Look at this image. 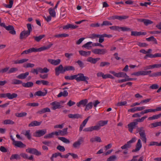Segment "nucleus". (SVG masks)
Masks as SVG:
<instances>
[{
  "label": "nucleus",
  "instance_id": "0e129e2a",
  "mask_svg": "<svg viewBox=\"0 0 161 161\" xmlns=\"http://www.w3.org/2000/svg\"><path fill=\"white\" fill-rule=\"evenodd\" d=\"M116 158V156L115 155H113L108 158L107 159V161H114Z\"/></svg>",
  "mask_w": 161,
  "mask_h": 161
},
{
  "label": "nucleus",
  "instance_id": "4468645a",
  "mask_svg": "<svg viewBox=\"0 0 161 161\" xmlns=\"http://www.w3.org/2000/svg\"><path fill=\"white\" fill-rule=\"evenodd\" d=\"M13 144L15 146L20 148H24L26 147V145L20 141H15Z\"/></svg>",
  "mask_w": 161,
  "mask_h": 161
},
{
  "label": "nucleus",
  "instance_id": "473e14b6",
  "mask_svg": "<svg viewBox=\"0 0 161 161\" xmlns=\"http://www.w3.org/2000/svg\"><path fill=\"white\" fill-rule=\"evenodd\" d=\"M158 126H161V121L157 122L150 124L149 126L151 128L156 127Z\"/></svg>",
  "mask_w": 161,
  "mask_h": 161
},
{
  "label": "nucleus",
  "instance_id": "864d4df0",
  "mask_svg": "<svg viewBox=\"0 0 161 161\" xmlns=\"http://www.w3.org/2000/svg\"><path fill=\"white\" fill-rule=\"evenodd\" d=\"M92 43V42H89L86 43L85 44L83 45L82 46V47H85L87 49H89V48L92 47V46L90 45Z\"/></svg>",
  "mask_w": 161,
  "mask_h": 161
},
{
  "label": "nucleus",
  "instance_id": "6e6d98bb",
  "mask_svg": "<svg viewBox=\"0 0 161 161\" xmlns=\"http://www.w3.org/2000/svg\"><path fill=\"white\" fill-rule=\"evenodd\" d=\"M27 115V113L25 112L17 113L15 114V115L18 117H22L25 116Z\"/></svg>",
  "mask_w": 161,
  "mask_h": 161
},
{
  "label": "nucleus",
  "instance_id": "5fc2aeb1",
  "mask_svg": "<svg viewBox=\"0 0 161 161\" xmlns=\"http://www.w3.org/2000/svg\"><path fill=\"white\" fill-rule=\"evenodd\" d=\"M18 70V69L17 68L13 67L9 69L8 71V74H11Z\"/></svg>",
  "mask_w": 161,
  "mask_h": 161
},
{
  "label": "nucleus",
  "instance_id": "8fccbe9b",
  "mask_svg": "<svg viewBox=\"0 0 161 161\" xmlns=\"http://www.w3.org/2000/svg\"><path fill=\"white\" fill-rule=\"evenodd\" d=\"M13 3L14 2L13 0H9V4H4V6L6 8H11L13 6Z\"/></svg>",
  "mask_w": 161,
  "mask_h": 161
},
{
  "label": "nucleus",
  "instance_id": "2f4dec72",
  "mask_svg": "<svg viewBox=\"0 0 161 161\" xmlns=\"http://www.w3.org/2000/svg\"><path fill=\"white\" fill-rule=\"evenodd\" d=\"M33 85V83L32 82L30 81L26 83H23L22 86L25 87H31Z\"/></svg>",
  "mask_w": 161,
  "mask_h": 161
},
{
  "label": "nucleus",
  "instance_id": "603ef678",
  "mask_svg": "<svg viewBox=\"0 0 161 161\" xmlns=\"http://www.w3.org/2000/svg\"><path fill=\"white\" fill-rule=\"evenodd\" d=\"M146 40L148 41H153L156 44H157V41L156 38L153 36H151L149 38H146Z\"/></svg>",
  "mask_w": 161,
  "mask_h": 161
},
{
  "label": "nucleus",
  "instance_id": "423d86ee",
  "mask_svg": "<svg viewBox=\"0 0 161 161\" xmlns=\"http://www.w3.org/2000/svg\"><path fill=\"white\" fill-rule=\"evenodd\" d=\"M26 151L27 152L37 156H40L41 155V152L38 151L37 149L34 148H29L26 150Z\"/></svg>",
  "mask_w": 161,
  "mask_h": 161
},
{
  "label": "nucleus",
  "instance_id": "338daca9",
  "mask_svg": "<svg viewBox=\"0 0 161 161\" xmlns=\"http://www.w3.org/2000/svg\"><path fill=\"white\" fill-rule=\"evenodd\" d=\"M83 130L86 132H91L94 130L93 126H92L89 127L85 128Z\"/></svg>",
  "mask_w": 161,
  "mask_h": 161
},
{
  "label": "nucleus",
  "instance_id": "79ce46f5",
  "mask_svg": "<svg viewBox=\"0 0 161 161\" xmlns=\"http://www.w3.org/2000/svg\"><path fill=\"white\" fill-rule=\"evenodd\" d=\"M68 128H64L62 130H59L60 135L63 136L67 135V132Z\"/></svg>",
  "mask_w": 161,
  "mask_h": 161
},
{
  "label": "nucleus",
  "instance_id": "13d9d810",
  "mask_svg": "<svg viewBox=\"0 0 161 161\" xmlns=\"http://www.w3.org/2000/svg\"><path fill=\"white\" fill-rule=\"evenodd\" d=\"M109 28L111 30L120 31V27L119 26H113L110 27Z\"/></svg>",
  "mask_w": 161,
  "mask_h": 161
},
{
  "label": "nucleus",
  "instance_id": "de8ad7c7",
  "mask_svg": "<svg viewBox=\"0 0 161 161\" xmlns=\"http://www.w3.org/2000/svg\"><path fill=\"white\" fill-rule=\"evenodd\" d=\"M58 139L65 143H70L69 140L64 137H58Z\"/></svg>",
  "mask_w": 161,
  "mask_h": 161
},
{
  "label": "nucleus",
  "instance_id": "bf43d9fd",
  "mask_svg": "<svg viewBox=\"0 0 161 161\" xmlns=\"http://www.w3.org/2000/svg\"><path fill=\"white\" fill-rule=\"evenodd\" d=\"M131 145H129L127 142L126 144H125L123 146H121V148L122 150L128 149L129 148H130L131 147Z\"/></svg>",
  "mask_w": 161,
  "mask_h": 161
},
{
  "label": "nucleus",
  "instance_id": "9b49d317",
  "mask_svg": "<svg viewBox=\"0 0 161 161\" xmlns=\"http://www.w3.org/2000/svg\"><path fill=\"white\" fill-rule=\"evenodd\" d=\"M137 125V122H135L134 121L128 124L127 125L129 131L130 132L132 133L133 129L135 128Z\"/></svg>",
  "mask_w": 161,
  "mask_h": 161
},
{
  "label": "nucleus",
  "instance_id": "7c9ffc66",
  "mask_svg": "<svg viewBox=\"0 0 161 161\" xmlns=\"http://www.w3.org/2000/svg\"><path fill=\"white\" fill-rule=\"evenodd\" d=\"M116 77H124L128 78L129 76L127 75L126 74L123 72H119L117 73Z\"/></svg>",
  "mask_w": 161,
  "mask_h": 161
},
{
  "label": "nucleus",
  "instance_id": "052dcab7",
  "mask_svg": "<svg viewBox=\"0 0 161 161\" xmlns=\"http://www.w3.org/2000/svg\"><path fill=\"white\" fill-rule=\"evenodd\" d=\"M69 35L65 33H63L60 34L56 35L55 36L56 37H68Z\"/></svg>",
  "mask_w": 161,
  "mask_h": 161
},
{
  "label": "nucleus",
  "instance_id": "58836bf2",
  "mask_svg": "<svg viewBox=\"0 0 161 161\" xmlns=\"http://www.w3.org/2000/svg\"><path fill=\"white\" fill-rule=\"evenodd\" d=\"M108 122V120H100L98 122L97 124L100 127L101 126H103L107 125Z\"/></svg>",
  "mask_w": 161,
  "mask_h": 161
},
{
  "label": "nucleus",
  "instance_id": "680f3d73",
  "mask_svg": "<svg viewBox=\"0 0 161 161\" xmlns=\"http://www.w3.org/2000/svg\"><path fill=\"white\" fill-rule=\"evenodd\" d=\"M64 78L66 80H72L74 79H75V75H74L71 76H66L64 77Z\"/></svg>",
  "mask_w": 161,
  "mask_h": 161
},
{
  "label": "nucleus",
  "instance_id": "0eeeda50",
  "mask_svg": "<svg viewBox=\"0 0 161 161\" xmlns=\"http://www.w3.org/2000/svg\"><path fill=\"white\" fill-rule=\"evenodd\" d=\"M47 133L46 129L39 130L36 131L34 134V136L36 137H41Z\"/></svg>",
  "mask_w": 161,
  "mask_h": 161
},
{
  "label": "nucleus",
  "instance_id": "4c0bfd02",
  "mask_svg": "<svg viewBox=\"0 0 161 161\" xmlns=\"http://www.w3.org/2000/svg\"><path fill=\"white\" fill-rule=\"evenodd\" d=\"M38 70L39 72L41 73H47L49 71V70L46 67H44L43 69L39 67L38 69Z\"/></svg>",
  "mask_w": 161,
  "mask_h": 161
},
{
  "label": "nucleus",
  "instance_id": "49530a36",
  "mask_svg": "<svg viewBox=\"0 0 161 161\" xmlns=\"http://www.w3.org/2000/svg\"><path fill=\"white\" fill-rule=\"evenodd\" d=\"M22 82L19 80L14 79L12 80V84L13 85H18L22 84Z\"/></svg>",
  "mask_w": 161,
  "mask_h": 161
},
{
  "label": "nucleus",
  "instance_id": "393cba45",
  "mask_svg": "<svg viewBox=\"0 0 161 161\" xmlns=\"http://www.w3.org/2000/svg\"><path fill=\"white\" fill-rule=\"evenodd\" d=\"M79 53L81 56L87 57L90 55L91 52L90 51L86 52L83 50H80L79 51Z\"/></svg>",
  "mask_w": 161,
  "mask_h": 161
},
{
  "label": "nucleus",
  "instance_id": "f3484780",
  "mask_svg": "<svg viewBox=\"0 0 161 161\" xmlns=\"http://www.w3.org/2000/svg\"><path fill=\"white\" fill-rule=\"evenodd\" d=\"M48 61L53 65H57L60 64L61 60L59 59L57 60L48 59Z\"/></svg>",
  "mask_w": 161,
  "mask_h": 161
},
{
  "label": "nucleus",
  "instance_id": "f257e3e1",
  "mask_svg": "<svg viewBox=\"0 0 161 161\" xmlns=\"http://www.w3.org/2000/svg\"><path fill=\"white\" fill-rule=\"evenodd\" d=\"M75 75V80L79 82L82 81L85 82L86 84H88V80H89V78L87 76H85L84 74L82 73H79Z\"/></svg>",
  "mask_w": 161,
  "mask_h": 161
},
{
  "label": "nucleus",
  "instance_id": "774afa93",
  "mask_svg": "<svg viewBox=\"0 0 161 161\" xmlns=\"http://www.w3.org/2000/svg\"><path fill=\"white\" fill-rule=\"evenodd\" d=\"M153 23V21L148 19H145L144 22V24L146 26H147Z\"/></svg>",
  "mask_w": 161,
  "mask_h": 161
},
{
  "label": "nucleus",
  "instance_id": "412c9836",
  "mask_svg": "<svg viewBox=\"0 0 161 161\" xmlns=\"http://www.w3.org/2000/svg\"><path fill=\"white\" fill-rule=\"evenodd\" d=\"M90 116H88L87 118H86V119H85L82 122V124L80 125V128H79V131H81L83 128L85 126L86 124L87 123L88 120H89V118H90Z\"/></svg>",
  "mask_w": 161,
  "mask_h": 161
},
{
  "label": "nucleus",
  "instance_id": "69168bd1",
  "mask_svg": "<svg viewBox=\"0 0 161 161\" xmlns=\"http://www.w3.org/2000/svg\"><path fill=\"white\" fill-rule=\"evenodd\" d=\"M112 25V23L109 21H105L103 22V23L101 24V26H103V25Z\"/></svg>",
  "mask_w": 161,
  "mask_h": 161
},
{
  "label": "nucleus",
  "instance_id": "c9c22d12",
  "mask_svg": "<svg viewBox=\"0 0 161 161\" xmlns=\"http://www.w3.org/2000/svg\"><path fill=\"white\" fill-rule=\"evenodd\" d=\"M93 106V103L92 102H90L88 104H86L85 108V110L86 111L89 110L91 109Z\"/></svg>",
  "mask_w": 161,
  "mask_h": 161
},
{
  "label": "nucleus",
  "instance_id": "c756f323",
  "mask_svg": "<svg viewBox=\"0 0 161 161\" xmlns=\"http://www.w3.org/2000/svg\"><path fill=\"white\" fill-rule=\"evenodd\" d=\"M23 133L28 139H31V135L30 130H24L23 131Z\"/></svg>",
  "mask_w": 161,
  "mask_h": 161
},
{
  "label": "nucleus",
  "instance_id": "4be33fe9",
  "mask_svg": "<svg viewBox=\"0 0 161 161\" xmlns=\"http://www.w3.org/2000/svg\"><path fill=\"white\" fill-rule=\"evenodd\" d=\"M32 52H37L36 48L33 47L31 48H30L28 50H25L21 53V54H27Z\"/></svg>",
  "mask_w": 161,
  "mask_h": 161
},
{
  "label": "nucleus",
  "instance_id": "20e7f679",
  "mask_svg": "<svg viewBox=\"0 0 161 161\" xmlns=\"http://www.w3.org/2000/svg\"><path fill=\"white\" fill-rule=\"evenodd\" d=\"M84 139L82 137H80L77 141L75 142L72 145L73 147L75 149L80 148L81 145L84 142Z\"/></svg>",
  "mask_w": 161,
  "mask_h": 161
},
{
  "label": "nucleus",
  "instance_id": "4d7b16f0",
  "mask_svg": "<svg viewBox=\"0 0 161 161\" xmlns=\"http://www.w3.org/2000/svg\"><path fill=\"white\" fill-rule=\"evenodd\" d=\"M110 64V63L107 62H102L100 63L99 66L100 67H103L105 66H108Z\"/></svg>",
  "mask_w": 161,
  "mask_h": 161
},
{
  "label": "nucleus",
  "instance_id": "5701e85b",
  "mask_svg": "<svg viewBox=\"0 0 161 161\" xmlns=\"http://www.w3.org/2000/svg\"><path fill=\"white\" fill-rule=\"evenodd\" d=\"M29 74V72H27L25 73H22L19 75L16 76V77L18 79H25L26 78Z\"/></svg>",
  "mask_w": 161,
  "mask_h": 161
},
{
  "label": "nucleus",
  "instance_id": "2eb2a0df",
  "mask_svg": "<svg viewBox=\"0 0 161 161\" xmlns=\"http://www.w3.org/2000/svg\"><path fill=\"white\" fill-rule=\"evenodd\" d=\"M53 45L52 43H50L47 46H44L41 47L39 48H36L37 52H41L42 51L47 50L50 48Z\"/></svg>",
  "mask_w": 161,
  "mask_h": 161
},
{
  "label": "nucleus",
  "instance_id": "6e6552de",
  "mask_svg": "<svg viewBox=\"0 0 161 161\" xmlns=\"http://www.w3.org/2000/svg\"><path fill=\"white\" fill-rule=\"evenodd\" d=\"M64 67L63 68L62 65H60L56 67L55 69V74L57 75H59L60 73H64Z\"/></svg>",
  "mask_w": 161,
  "mask_h": 161
},
{
  "label": "nucleus",
  "instance_id": "1a4fd4ad",
  "mask_svg": "<svg viewBox=\"0 0 161 161\" xmlns=\"http://www.w3.org/2000/svg\"><path fill=\"white\" fill-rule=\"evenodd\" d=\"M30 34V33L25 30L23 31L20 33L19 39H23L26 38Z\"/></svg>",
  "mask_w": 161,
  "mask_h": 161
},
{
  "label": "nucleus",
  "instance_id": "72a5a7b5",
  "mask_svg": "<svg viewBox=\"0 0 161 161\" xmlns=\"http://www.w3.org/2000/svg\"><path fill=\"white\" fill-rule=\"evenodd\" d=\"M55 9L54 8H50L48 10L50 15L53 17H54L56 16V12Z\"/></svg>",
  "mask_w": 161,
  "mask_h": 161
},
{
  "label": "nucleus",
  "instance_id": "c85d7f7f",
  "mask_svg": "<svg viewBox=\"0 0 161 161\" xmlns=\"http://www.w3.org/2000/svg\"><path fill=\"white\" fill-rule=\"evenodd\" d=\"M90 141L92 143L95 142H102V140L100 137L96 136L95 137L92 138L90 140Z\"/></svg>",
  "mask_w": 161,
  "mask_h": 161
},
{
  "label": "nucleus",
  "instance_id": "7ed1b4c3",
  "mask_svg": "<svg viewBox=\"0 0 161 161\" xmlns=\"http://www.w3.org/2000/svg\"><path fill=\"white\" fill-rule=\"evenodd\" d=\"M151 72V70H141L132 73L131 74V75L137 76L140 75L144 76L149 74Z\"/></svg>",
  "mask_w": 161,
  "mask_h": 161
},
{
  "label": "nucleus",
  "instance_id": "bb28decb",
  "mask_svg": "<svg viewBox=\"0 0 161 161\" xmlns=\"http://www.w3.org/2000/svg\"><path fill=\"white\" fill-rule=\"evenodd\" d=\"M42 123V121L38 122L37 121H34L31 122L29 124V127H33L35 126H39Z\"/></svg>",
  "mask_w": 161,
  "mask_h": 161
},
{
  "label": "nucleus",
  "instance_id": "f03ea898",
  "mask_svg": "<svg viewBox=\"0 0 161 161\" xmlns=\"http://www.w3.org/2000/svg\"><path fill=\"white\" fill-rule=\"evenodd\" d=\"M0 26L1 27H4L7 30L9 31V33L12 35H15L16 31L14 30V27L11 25H9L6 26L4 23H0Z\"/></svg>",
  "mask_w": 161,
  "mask_h": 161
},
{
  "label": "nucleus",
  "instance_id": "3c124183",
  "mask_svg": "<svg viewBox=\"0 0 161 161\" xmlns=\"http://www.w3.org/2000/svg\"><path fill=\"white\" fill-rule=\"evenodd\" d=\"M131 30V29L127 27H120V31H130Z\"/></svg>",
  "mask_w": 161,
  "mask_h": 161
},
{
  "label": "nucleus",
  "instance_id": "a19ab883",
  "mask_svg": "<svg viewBox=\"0 0 161 161\" xmlns=\"http://www.w3.org/2000/svg\"><path fill=\"white\" fill-rule=\"evenodd\" d=\"M45 36V35H39L38 36H34L33 37L36 41L37 42H39L41 39H42Z\"/></svg>",
  "mask_w": 161,
  "mask_h": 161
},
{
  "label": "nucleus",
  "instance_id": "c03bdc74",
  "mask_svg": "<svg viewBox=\"0 0 161 161\" xmlns=\"http://www.w3.org/2000/svg\"><path fill=\"white\" fill-rule=\"evenodd\" d=\"M3 123L4 125H13L15 122L10 119H6L3 121Z\"/></svg>",
  "mask_w": 161,
  "mask_h": 161
},
{
  "label": "nucleus",
  "instance_id": "cd10ccee",
  "mask_svg": "<svg viewBox=\"0 0 161 161\" xmlns=\"http://www.w3.org/2000/svg\"><path fill=\"white\" fill-rule=\"evenodd\" d=\"M7 98L10 100L16 98L18 96V95L14 93H13L12 94L10 93H7Z\"/></svg>",
  "mask_w": 161,
  "mask_h": 161
},
{
  "label": "nucleus",
  "instance_id": "dca6fc26",
  "mask_svg": "<svg viewBox=\"0 0 161 161\" xmlns=\"http://www.w3.org/2000/svg\"><path fill=\"white\" fill-rule=\"evenodd\" d=\"M88 103V100L86 99L82 100L79 102L76 103V105L78 107H80L81 105L83 106H85Z\"/></svg>",
  "mask_w": 161,
  "mask_h": 161
},
{
  "label": "nucleus",
  "instance_id": "e2e57ef3",
  "mask_svg": "<svg viewBox=\"0 0 161 161\" xmlns=\"http://www.w3.org/2000/svg\"><path fill=\"white\" fill-rule=\"evenodd\" d=\"M161 76L160 72H154L149 75L150 77H157L158 76Z\"/></svg>",
  "mask_w": 161,
  "mask_h": 161
},
{
  "label": "nucleus",
  "instance_id": "39448f33",
  "mask_svg": "<svg viewBox=\"0 0 161 161\" xmlns=\"http://www.w3.org/2000/svg\"><path fill=\"white\" fill-rule=\"evenodd\" d=\"M92 52L95 54L104 55L107 52L105 49H94L92 50Z\"/></svg>",
  "mask_w": 161,
  "mask_h": 161
},
{
  "label": "nucleus",
  "instance_id": "a211bd4d",
  "mask_svg": "<svg viewBox=\"0 0 161 161\" xmlns=\"http://www.w3.org/2000/svg\"><path fill=\"white\" fill-rule=\"evenodd\" d=\"M100 59V58H93L91 57L88 58L87 59V61L93 64H96L97 61Z\"/></svg>",
  "mask_w": 161,
  "mask_h": 161
},
{
  "label": "nucleus",
  "instance_id": "f704fd0d",
  "mask_svg": "<svg viewBox=\"0 0 161 161\" xmlns=\"http://www.w3.org/2000/svg\"><path fill=\"white\" fill-rule=\"evenodd\" d=\"M50 111H51L50 110L49 108H43V109H41V110L37 112V113L41 114L47 112H50Z\"/></svg>",
  "mask_w": 161,
  "mask_h": 161
},
{
  "label": "nucleus",
  "instance_id": "aec40b11",
  "mask_svg": "<svg viewBox=\"0 0 161 161\" xmlns=\"http://www.w3.org/2000/svg\"><path fill=\"white\" fill-rule=\"evenodd\" d=\"M136 132H139L140 136L145 134V130L143 127L137 128L136 129Z\"/></svg>",
  "mask_w": 161,
  "mask_h": 161
},
{
  "label": "nucleus",
  "instance_id": "9d476101",
  "mask_svg": "<svg viewBox=\"0 0 161 161\" xmlns=\"http://www.w3.org/2000/svg\"><path fill=\"white\" fill-rule=\"evenodd\" d=\"M142 147V144L141 143V141L140 139H139L136 144L135 149L133 150H132V152H135L139 151L141 148Z\"/></svg>",
  "mask_w": 161,
  "mask_h": 161
},
{
  "label": "nucleus",
  "instance_id": "f8f14e48",
  "mask_svg": "<svg viewBox=\"0 0 161 161\" xmlns=\"http://www.w3.org/2000/svg\"><path fill=\"white\" fill-rule=\"evenodd\" d=\"M50 105L52 106V108L53 110H55L61 107L60 103L56 101L52 102L50 103Z\"/></svg>",
  "mask_w": 161,
  "mask_h": 161
},
{
  "label": "nucleus",
  "instance_id": "e433bc0d",
  "mask_svg": "<svg viewBox=\"0 0 161 161\" xmlns=\"http://www.w3.org/2000/svg\"><path fill=\"white\" fill-rule=\"evenodd\" d=\"M161 116V114H158L154 115L153 116L150 117H149L147 119L149 120H154L155 119H157L159 118H160Z\"/></svg>",
  "mask_w": 161,
  "mask_h": 161
},
{
  "label": "nucleus",
  "instance_id": "ea45409f",
  "mask_svg": "<svg viewBox=\"0 0 161 161\" xmlns=\"http://www.w3.org/2000/svg\"><path fill=\"white\" fill-rule=\"evenodd\" d=\"M68 93L67 91L64 90L63 92H60L58 95V97H59L63 96L64 97H67L68 96Z\"/></svg>",
  "mask_w": 161,
  "mask_h": 161
},
{
  "label": "nucleus",
  "instance_id": "a18cd8bd",
  "mask_svg": "<svg viewBox=\"0 0 161 161\" xmlns=\"http://www.w3.org/2000/svg\"><path fill=\"white\" fill-rule=\"evenodd\" d=\"M147 116H145L142 117L141 118H138L136 119L134 121L135 122H137V125L138 122H143L145 119L147 118Z\"/></svg>",
  "mask_w": 161,
  "mask_h": 161
},
{
  "label": "nucleus",
  "instance_id": "ddd939ff",
  "mask_svg": "<svg viewBox=\"0 0 161 161\" xmlns=\"http://www.w3.org/2000/svg\"><path fill=\"white\" fill-rule=\"evenodd\" d=\"M147 34L146 32H141V31H132L131 35L134 36H138L142 35H145Z\"/></svg>",
  "mask_w": 161,
  "mask_h": 161
},
{
  "label": "nucleus",
  "instance_id": "b1692460",
  "mask_svg": "<svg viewBox=\"0 0 161 161\" xmlns=\"http://www.w3.org/2000/svg\"><path fill=\"white\" fill-rule=\"evenodd\" d=\"M78 26L76 25H74L71 24H68L63 27L64 29L67 30L69 28L75 29L77 28Z\"/></svg>",
  "mask_w": 161,
  "mask_h": 161
},
{
  "label": "nucleus",
  "instance_id": "37998d69",
  "mask_svg": "<svg viewBox=\"0 0 161 161\" xmlns=\"http://www.w3.org/2000/svg\"><path fill=\"white\" fill-rule=\"evenodd\" d=\"M75 68L74 67L71 66H65L64 67V71L65 72L66 71L74 70Z\"/></svg>",
  "mask_w": 161,
  "mask_h": 161
},
{
  "label": "nucleus",
  "instance_id": "09e8293b",
  "mask_svg": "<svg viewBox=\"0 0 161 161\" xmlns=\"http://www.w3.org/2000/svg\"><path fill=\"white\" fill-rule=\"evenodd\" d=\"M20 157L19 155L18 154H12L10 158V160H13L14 159H20Z\"/></svg>",
  "mask_w": 161,
  "mask_h": 161
},
{
  "label": "nucleus",
  "instance_id": "a878e982",
  "mask_svg": "<svg viewBox=\"0 0 161 161\" xmlns=\"http://www.w3.org/2000/svg\"><path fill=\"white\" fill-rule=\"evenodd\" d=\"M68 116L69 118L71 119H78L82 118V116L78 114H70L68 115Z\"/></svg>",
  "mask_w": 161,
  "mask_h": 161
},
{
  "label": "nucleus",
  "instance_id": "6ab92c4d",
  "mask_svg": "<svg viewBox=\"0 0 161 161\" xmlns=\"http://www.w3.org/2000/svg\"><path fill=\"white\" fill-rule=\"evenodd\" d=\"M45 92H43L41 91H39L35 92L34 95L35 96H45L47 93V90H44Z\"/></svg>",
  "mask_w": 161,
  "mask_h": 161
}]
</instances>
